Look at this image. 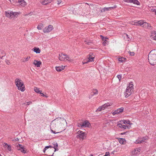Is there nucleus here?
Wrapping results in <instances>:
<instances>
[{
	"instance_id": "obj_54",
	"label": "nucleus",
	"mask_w": 156,
	"mask_h": 156,
	"mask_svg": "<svg viewBox=\"0 0 156 156\" xmlns=\"http://www.w3.org/2000/svg\"><path fill=\"white\" fill-rule=\"evenodd\" d=\"M31 103H32V102L31 101H29V102H27V105H29L30 104H31Z\"/></svg>"
},
{
	"instance_id": "obj_45",
	"label": "nucleus",
	"mask_w": 156,
	"mask_h": 156,
	"mask_svg": "<svg viewBox=\"0 0 156 156\" xmlns=\"http://www.w3.org/2000/svg\"><path fill=\"white\" fill-rule=\"evenodd\" d=\"M129 54L131 56H133L134 55V52H131L130 51H129Z\"/></svg>"
},
{
	"instance_id": "obj_5",
	"label": "nucleus",
	"mask_w": 156,
	"mask_h": 156,
	"mask_svg": "<svg viewBox=\"0 0 156 156\" xmlns=\"http://www.w3.org/2000/svg\"><path fill=\"white\" fill-rule=\"evenodd\" d=\"M111 106V104L109 103L104 104L102 106L100 107L96 110V112L101 111L102 110H104L106 108Z\"/></svg>"
},
{
	"instance_id": "obj_43",
	"label": "nucleus",
	"mask_w": 156,
	"mask_h": 156,
	"mask_svg": "<svg viewBox=\"0 0 156 156\" xmlns=\"http://www.w3.org/2000/svg\"><path fill=\"white\" fill-rule=\"evenodd\" d=\"M30 56H28L27 58H24V60L23 61V62H26L30 58Z\"/></svg>"
},
{
	"instance_id": "obj_41",
	"label": "nucleus",
	"mask_w": 156,
	"mask_h": 156,
	"mask_svg": "<svg viewBox=\"0 0 156 156\" xmlns=\"http://www.w3.org/2000/svg\"><path fill=\"white\" fill-rule=\"evenodd\" d=\"M34 91L37 93H39V92H40V90H39V89L37 88V87H34Z\"/></svg>"
},
{
	"instance_id": "obj_32",
	"label": "nucleus",
	"mask_w": 156,
	"mask_h": 156,
	"mask_svg": "<svg viewBox=\"0 0 156 156\" xmlns=\"http://www.w3.org/2000/svg\"><path fill=\"white\" fill-rule=\"evenodd\" d=\"M3 51L2 50H0V58L3 59V57L5 56L4 54H3Z\"/></svg>"
},
{
	"instance_id": "obj_52",
	"label": "nucleus",
	"mask_w": 156,
	"mask_h": 156,
	"mask_svg": "<svg viewBox=\"0 0 156 156\" xmlns=\"http://www.w3.org/2000/svg\"><path fill=\"white\" fill-rule=\"evenodd\" d=\"M108 42V41H104L103 43V44L104 45H106V44L107 43L106 42Z\"/></svg>"
},
{
	"instance_id": "obj_34",
	"label": "nucleus",
	"mask_w": 156,
	"mask_h": 156,
	"mask_svg": "<svg viewBox=\"0 0 156 156\" xmlns=\"http://www.w3.org/2000/svg\"><path fill=\"white\" fill-rule=\"evenodd\" d=\"M100 36L101 37L103 41H107L106 40L108 39L107 37H103L101 35Z\"/></svg>"
},
{
	"instance_id": "obj_31",
	"label": "nucleus",
	"mask_w": 156,
	"mask_h": 156,
	"mask_svg": "<svg viewBox=\"0 0 156 156\" xmlns=\"http://www.w3.org/2000/svg\"><path fill=\"white\" fill-rule=\"evenodd\" d=\"M23 147H24L22 145L20 144H18V145L17 146V148L18 150H20V149H22V148Z\"/></svg>"
},
{
	"instance_id": "obj_58",
	"label": "nucleus",
	"mask_w": 156,
	"mask_h": 156,
	"mask_svg": "<svg viewBox=\"0 0 156 156\" xmlns=\"http://www.w3.org/2000/svg\"><path fill=\"white\" fill-rule=\"evenodd\" d=\"M126 37H128V38H129V37H128V35L127 34H126Z\"/></svg>"
},
{
	"instance_id": "obj_4",
	"label": "nucleus",
	"mask_w": 156,
	"mask_h": 156,
	"mask_svg": "<svg viewBox=\"0 0 156 156\" xmlns=\"http://www.w3.org/2000/svg\"><path fill=\"white\" fill-rule=\"evenodd\" d=\"M77 135L76 136V138H77L81 139L84 140L86 137V133L85 132L79 130L77 132Z\"/></svg>"
},
{
	"instance_id": "obj_57",
	"label": "nucleus",
	"mask_w": 156,
	"mask_h": 156,
	"mask_svg": "<svg viewBox=\"0 0 156 156\" xmlns=\"http://www.w3.org/2000/svg\"><path fill=\"white\" fill-rule=\"evenodd\" d=\"M41 94V96L43 97H44L45 96V95L43 93H42V94Z\"/></svg>"
},
{
	"instance_id": "obj_10",
	"label": "nucleus",
	"mask_w": 156,
	"mask_h": 156,
	"mask_svg": "<svg viewBox=\"0 0 156 156\" xmlns=\"http://www.w3.org/2000/svg\"><path fill=\"white\" fill-rule=\"evenodd\" d=\"M11 3H13L15 2H18L19 3H21L22 5L24 6L26 5V2L24 0H9Z\"/></svg>"
},
{
	"instance_id": "obj_33",
	"label": "nucleus",
	"mask_w": 156,
	"mask_h": 156,
	"mask_svg": "<svg viewBox=\"0 0 156 156\" xmlns=\"http://www.w3.org/2000/svg\"><path fill=\"white\" fill-rule=\"evenodd\" d=\"M143 142H144V140H136V142H135V143L136 144H141Z\"/></svg>"
},
{
	"instance_id": "obj_55",
	"label": "nucleus",
	"mask_w": 156,
	"mask_h": 156,
	"mask_svg": "<svg viewBox=\"0 0 156 156\" xmlns=\"http://www.w3.org/2000/svg\"><path fill=\"white\" fill-rule=\"evenodd\" d=\"M41 92H42L41 90H40V92H39L38 93H39L40 94H42V93H41Z\"/></svg>"
},
{
	"instance_id": "obj_11",
	"label": "nucleus",
	"mask_w": 156,
	"mask_h": 156,
	"mask_svg": "<svg viewBox=\"0 0 156 156\" xmlns=\"http://www.w3.org/2000/svg\"><path fill=\"white\" fill-rule=\"evenodd\" d=\"M92 55L91 53H90L89 55H88V60L87 62H83V64H86L88 62L90 61H94V57H90L91 55Z\"/></svg>"
},
{
	"instance_id": "obj_29",
	"label": "nucleus",
	"mask_w": 156,
	"mask_h": 156,
	"mask_svg": "<svg viewBox=\"0 0 156 156\" xmlns=\"http://www.w3.org/2000/svg\"><path fill=\"white\" fill-rule=\"evenodd\" d=\"M136 23L137 24H136V25H137V24L138 25H143V23H144L142 21L140 20L138 21L137 22H134V23H132V24L133 25H135V23Z\"/></svg>"
},
{
	"instance_id": "obj_38",
	"label": "nucleus",
	"mask_w": 156,
	"mask_h": 156,
	"mask_svg": "<svg viewBox=\"0 0 156 156\" xmlns=\"http://www.w3.org/2000/svg\"><path fill=\"white\" fill-rule=\"evenodd\" d=\"M50 147H51V146L50 145L48 146H47L45 147L44 148V149L43 150V151L44 153H45L46 150L47 149H48Z\"/></svg>"
},
{
	"instance_id": "obj_49",
	"label": "nucleus",
	"mask_w": 156,
	"mask_h": 156,
	"mask_svg": "<svg viewBox=\"0 0 156 156\" xmlns=\"http://www.w3.org/2000/svg\"><path fill=\"white\" fill-rule=\"evenodd\" d=\"M5 62L7 64H8V65H9V64H11V63L8 60H6L5 61Z\"/></svg>"
},
{
	"instance_id": "obj_7",
	"label": "nucleus",
	"mask_w": 156,
	"mask_h": 156,
	"mask_svg": "<svg viewBox=\"0 0 156 156\" xmlns=\"http://www.w3.org/2000/svg\"><path fill=\"white\" fill-rule=\"evenodd\" d=\"M133 92V90L127 88L126 90V91L125 92V97L127 98L130 95L132 92Z\"/></svg>"
},
{
	"instance_id": "obj_50",
	"label": "nucleus",
	"mask_w": 156,
	"mask_h": 156,
	"mask_svg": "<svg viewBox=\"0 0 156 156\" xmlns=\"http://www.w3.org/2000/svg\"><path fill=\"white\" fill-rule=\"evenodd\" d=\"M51 132L52 133H53L54 134H56V133H59V132H56L55 131H53V130H52L51 129Z\"/></svg>"
},
{
	"instance_id": "obj_35",
	"label": "nucleus",
	"mask_w": 156,
	"mask_h": 156,
	"mask_svg": "<svg viewBox=\"0 0 156 156\" xmlns=\"http://www.w3.org/2000/svg\"><path fill=\"white\" fill-rule=\"evenodd\" d=\"M43 27V25L42 24H41L40 25H39L37 27V29L39 30H41Z\"/></svg>"
},
{
	"instance_id": "obj_25",
	"label": "nucleus",
	"mask_w": 156,
	"mask_h": 156,
	"mask_svg": "<svg viewBox=\"0 0 156 156\" xmlns=\"http://www.w3.org/2000/svg\"><path fill=\"white\" fill-rule=\"evenodd\" d=\"M140 149L136 148L135 149L134 151L132 152V155L137 154L138 152L140 151Z\"/></svg>"
},
{
	"instance_id": "obj_56",
	"label": "nucleus",
	"mask_w": 156,
	"mask_h": 156,
	"mask_svg": "<svg viewBox=\"0 0 156 156\" xmlns=\"http://www.w3.org/2000/svg\"><path fill=\"white\" fill-rule=\"evenodd\" d=\"M60 3H61V2H60V1H58V4H60Z\"/></svg>"
},
{
	"instance_id": "obj_30",
	"label": "nucleus",
	"mask_w": 156,
	"mask_h": 156,
	"mask_svg": "<svg viewBox=\"0 0 156 156\" xmlns=\"http://www.w3.org/2000/svg\"><path fill=\"white\" fill-rule=\"evenodd\" d=\"M126 59L122 57H120L119 58V61L122 62H124L126 61Z\"/></svg>"
},
{
	"instance_id": "obj_17",
	"label": "nucleus",
	"mask_w": 156,
	"mask_h": 156,
	"mask_svg": "<svg viewBox=\"0 0 156 156\" xmlns=\"http://www.w3.org/2000/svg\"><path fill=\"white\" fill-rule=\"evenodd\" d=\"M54 147H53L51 146V147H50L51 148H53L54 149V152H55L56 151H58V144L57 143H54L53 144Z\"/></svg>"
},
{
	"instance_id": "obj_22",
	"label": "nucleus",
	"mask_w": 156,
	"mask_h": 156,
	"mask_svg": "<svg viewBox=\"0 0 156 156\" xmlns=\"http://www.w3.org/2000/svg\"><path fill=\"white\" fill-rule=\"evenodd\" d=\"M120 143L121 144H125L126 141L125 139L123 138H119L118 139Z\"/></svg>"
},
{
	"instance_id": "obj_13",
	"label": "nucleus",
	"mask_w": 156,
	"mask_h": 156,
	"mask_svg": "<svg viewBox=\"0 0 156 156\" xmlns=\"http://www.w3.org/2000/svg\"><path fill=\"white\" fill-rule=\"evenodd\" d=\"M143 27L144 28L148 29H151V27L150 24L146 22H144L143 23Z\"/></svg>"
},
{
	"instance_id": "obj_47",
	"label": "nucleus",
	"mask_w": 156,
	"mask_h": 156,
	"mask_svg": "<svg viewBox=\"0 0 156 156\" xmlns=\"http://www.w3.org/2000/svg\"><path fill=\"white\" fill-rule=\"evenodd\" d=\"M151 10L153 12H155V14L156 15V9H155L154 8H152L151 9Z\"/></svg>"
},
{
	"instance_id": "obj_27",
	"label": "nucleus",
	"mask_w": 156,
	"mask_h": 156,
	"mask_svg": "<svg viewBox=\"0 0 156 156\" xmlns=\"http://www.w3.org/2000/svg\"><path fill=\"white\" fill-rule=\"evenodd\" d=\"M3 145L4 147L6 148L9 151H11V147L10 146L8 145L6 143H4Z\"/></svg>"
},
{
	"instance_id": "obj_2",
	"label": "nucleus",
	"mask_w": 156,
	"mask_h": 156,
	"mask_svg": "<svg viewBox=\"0 0 156 156\" xmlns=\"http://www.w3.org/2000/svg\"><path fill=\"white\" fill-rule=\"evenodd\" d=\"M89 4L87 3H83L80 5L79 8V11L82 15H87L89 14L88 10L90 8Z\"/></svg>"
},
{
	"instance_id": "obj_48",
	"label": "nucleus",
	"mask_w": 156,
	"mask_h": 156,
	"mask_svg": "<svg viewBox=\"0 0 156 156\" xmlns=\"http://www.w3.org/2000/svg\"><path fill=\"white\" fill-rule=\"evenodd\" d=\"M117 77L120 81L121 79V76L120 75H118Z\"/></svg>"
},
{
	"instance_id": "obj_37",
	"label": "nucleus",
	"mask_w": 156,
	"mask_h": 156,
	"mask_svg": "<svg viewBox=\"0 0 156 156\" xmlns=\"http://www.w3.org/2000/svg\"><path fill=\"white\" fill-rule=\"evenodd\" d=\"M20 151L23 153H26V149L24 148V147L22 148V149H20Z\"/></svg>"
},
{
	"instance_id": "obj_15",
	"label": "nucleus",
	"mask_w": 156,
	"mask_h": 156,
	"mask_svg": "<svg viewBox=\"0 0 156 156\" xmlns=\"http://www.w3.org/2000/svg\"><path fill=\"white\" fill-rule=\"evenodd\" d=\"M151 39L156 40V31H152L151 33Z\"/></svg>"
},
{
	"instance_id": "obj_1",
	"label": "nucleus",
	"mask_w": 156,
	"mask_h": 156,
	"mask_svg": "<svg viewBox=\"0 0 156 156\" xmlns=\"http://www.w3.org/2000/svg\"><path fill=\"white\" fill-rule=\"evenodd\" d=\"M148 60L152 66L156 64V49L152 50L148 55Z\"/></svg>"
},
{
	"instance_id": "obj_60",
	"label": "nucleus",
	"mask_w": 156,
	"mask_h": 156,
	"mask_svg": "<svg viewBox=\"0 0 156 156\" xmlns=\"http://www.w3.org/2000/svg\"><path fill=\"white\" fill-rule=\"evenodd\" d=\"M53 123H52V124H51V126H53Z\"/></svg>"
},
{
	"instance_id": "obj_6",
	"label": "nucleus",
	"mask_w": 156,
	"mask_h": 156,
	"mask_svg": "<svg viewBox=\"0 0 156 156\" xmlns=\"http://www.w3.org/2000/svg\"><path fill=\"white\" fill-rule=\"evenodd\" d=\"M53 29V27L51 25H48V27H46L43 30V32L44 33H48L51 31Z\"/></svg>"
},
{
	"instance_id": "obj_26",
	"label": "nucleus",
	"mask_w": 156,
	"mask_h": 156,
	"mask_svg": "<svg viewBox=\"0 0 156 156\" xmlns=\"http://www.w3.org/2000/svg\"><path fill=\"white\" fill-rule=\"evenodd\" d=\"M133 82H130L129 85H128V86L127 87V88H128L129 89H130L132 90H133Z\"/></svg>"
},
{
	"instance_id": "obj_36",
	"label": "nucleus",
	"mask_w": 156,
	"mask_h": 156,
	"mask_svg": "<svg viewBox=\"0 0 156 156\" xmlns=\"http://www.w3.org/2000/svg\"><path fill=\"white\" fill-rule=\"evenodd\" d=\"M93 92L94 94H98V90L96 89H94L93 90Z\"/></svg>"
},
{
	"instance_id": "obj_23",
	"label": "nucleus",
	"mask_w": 156,
	"mask_h": 156,
	"mask_svg": "<svg viewBox=\"0 0 156 156\" xmlns=\"http://www.w3.org/2000/svg\"><path fill=\"white\" fill-rule=\"evenodd\" d=\"M82 123V126L83 127H88L89 125L90 124V123L88 121H85Z\"/></svg>"
},
{
	"instance_id": "obj_12",
	"label": "nucleus",
	"mask_w": 156,
	"mask_h": 156,
	"mask_svg": "<svg viewBox=\"0 0 156 156\" xmlns=\"http://www.w3.org/2000/svg\"><path fill=\"white\" fill-rule=\"evenodd\" d=\"M124 108H120L117 109V110L115 111L112 113L113 115H115L116 114H118L120 112H121L123 111Z\"/></svg>"
},
{
	"instance_id": "obj_28",
	"label": "nucleus",
	"mask_w": 156,
	"mask_h": 156,
	"mask_svg": "<svg viewBox=\"0 0 156 156\" xmlns=\"http://www.w3.org/2000/svg\"><path fill=\"white\" fill-rule=\"evenodd\" d=\"M50 2H48L47 0H44V1H42L41 3L42 5H47Z\"/></svg>"
},
{
	"instance_id": "obj_51",
	"label": "nucleus",
	"mask_w": 156,
	"mask_h": 156,
	"mask_svg": "<svg viewBox=\"0 0 156 156\" xmlns=\"http://www.w3.org/2000/svg\"><path fill=\"white\" fill-rule=\"evenodd\" d=\"M147 139V137H144L142 139V140H144H144H146Z\"/></svg>"
},
{
	"instance_id": "obj_18",
	"label": "nucleus",
	"mask_w": 156,
	"mask_h": 156,
	"mask_svg": "<svg viewBox=\"0 0 156 156\" xmlns=\"http://www.w3.org/2000/svg\"><path fill=\"white\" fill-rule=\"evenodd\" d=\"M65 54H63V53H62L59 55V59L61 61H63L66 59V57L64 56Z\"/></svg>"
},
{
	"instance_id": "obj_14",
	"label": "nucleus",
	"mask_w": 156,
	"mask_h": 156,
	"mask_svg": "<svg viewBox=\"0 0 156 156\" xmlns=\"http://www.w3.org/2000/svg\"><path fill=\"white\" fill-rule=\"evenodd\" d=\"M53 152H54V151L53 148H51L47 151L46 154L49 156H53L54 154Z\"/></svg>"
},
{
	"instance_id": "obj_20",
	"label": "nucleus",
	"mask_w": 156,
	"mask_h": 156,
	"mask_svg": "<svg viewBox=\"0 0 156 156\" xmlns=\"http://www.w3.org/2000/svg\"><path fill=\"white\" fill-rule=\"evenodd\" d=\"M65 67V66H58L56 67V70L58 72H60L62 70L64 69V68Z\"/></svg>"
},
{
	"instance_id": "obj_46",
	"label": "nucleus",
	"mask_w": 156,
	"mask_h": 156,
	"mask_svg": "<svg viewBox=\"0 0 156 156\" xmlns=\"http://www.w3.org/2000/svg\"><path fill=\"white\" fill-rule=\"evenodd\" d=\"M103 156H110L109 153L108 152H106L105 155Z\"/></svg>"
},
{
	"instance_id": "obj_3",
	"label": "nucleus",
	"mask_w": 156,
	"mask_h": 156,
	"mask_svg": "<svg viewBox=\"0 0 156 156\" xmlns=\"http://www.w3.org/2000/svg\"><path fill=\"white\" fill-rule=\"evenodd\" d=\"M16 84L18 90H20L22 91H24V85L21 80L19 79H16Z\"/></svg>"
},
{
	"instance_id": "obj_21",
	"label": "nucleus",
	"mask_w": 156,
	"mask_h": 156,
	"mask_svg": "<svg viewBox=\"0 0 156 156\" xmlns=\"http://www.w3.org/2000/svg\"><path fill=\"white\" fill-rule=\"evenodd\" d=\"M118 125L119 126V127L120 128H122L124 129H126V128L129 129V126H127L126 125H122L121 123H119L118 124Z\"/></svg>"
},
{
	"instance_id": "obj_8",
	"label": "nucleus",
	"mask_w": 156,
	"mask_h": 156,
	"mask_svg": "<svg viewBox=\"0 0 156 156\" xmlns=\"http://www.w3.org/2000/svg\"><path fill=\"white\" fill-rule=\"evenodd\" d=\"M116 7V6L115 5L114 6L109 7H104V8L102 9L101 10V12H105L106 11H109L115 8Z\"/></svg>"
},
{
	"instance_id": "obj_9",
	"label": "nucleus",
	"mask_w": 156,
	"mask_h": 156,
	"mask_svg": "<svg viewBox=\"0 0 156 156\" xmlns=\"http://www.w3.org/2000/svg\"><path fill=\"white\" fill-rule=\"evenodd\" d=\"M15 12L12 11L9 12H6L5 13L6 16L10 18L13 17L15 16Z\"/></svg>"
},
{
	"instance_id": "obj_44",
	"label": "nucleus",
	"mask_w": 156,
	"mask_h": 156,
	"mask_svg": "<svg viewBox=\"0 0 156 156\" xmlns=\"http://www.w3.org/2000/svg\"><path fill=\"white\" fill-rule=\"evenodd\" d=\"M78 127H83V126H82V123L80 122L78 123Z\"/></svg>"
},
{
	"instance_id": "obj_24",
	"label": "nucleus",
	"mask_w": 156,
	"mask_h": 156,
	"mask_svg": "<svg viewBox=\"0 0 156 156\" xmlns=\"http://www.w3.org/2000/svg\"><path fill=\"white\" fill-rule=\"evenodd\" d=\"M33 51L36 53H40L41 50L38 48L35 47L33 48Z\"/></svg>"
},
{
	"instance_id": "obj_53",
	"label": "nucleus",
	"mask_w": 156,
	"mask_h": 156,
	"mask_svg": "<svg viewBox=\"0 0 156 156\" xmlns=\"http://www.w3.org/2000/svg\"><path fill=\"white\" fill-rule=\"evenodd\" d=\"M19 139L18 138H16V139H14V140H13V141H18Z\"/></svg>"
},
{
	"instance_id": "obj_39",
	"label": "nucleus",
	"mask_w": 156,
	"mask_h": 156,
	"mask_svg": "<svg viewBox=\"0 0 156 156\" xmlns=\"http://www.w3.org/2000/svg\"><path fill=\"white\" fill-rule=\"evenodd\" d=\"M123 123L124 124H126V123L128 124H129L130 125L132 124V123H130L129 121H127L126 120H125L123 121Z\"/></svg>"
},
{
	"instance_id": "obj_59",
	"label": "nucleus",
	"mask_w": 156,
	"mask_h": 156,
	"mask_svg": "<svg viewBox=\"0 0 156 156\" xmlns=\"http://www.w3.org/2000/svg\"><path fill=\"white\" fill-rule=\"evenodd\" d=\"M44 97H46V98H48V96H47L46 95H45Z\"/></svg>"
},
{
	"instance_id": "obj_61",
	"label": "nucleus",
	"mask_w": 156,
	"mask_h": 156,
	"mask_svg": "<svg viewBox=\"0 0 156 156\" xmlns=\"http://www.w3.org/2000/svg\"><path fill=\"white\" fill-rule=\"evenodd\" d=\"M90 156H93L92 154H90Z\"/></svg>"
},
{
	"instance_id": "obj_40",
	"label": "nucleus",
	"mask_w": 156,
	"mask_h": 156,
	"mask_svg": "<svg viewBox=\"0 0 156 156\" xmlns=\"http://www.w3.org/2000/svg\"><path fill=\"white\" fill-rule=\"evenodd\" d=\"M64 56L66 57V60H69V61H71L72 60L71 59H69V60L68 59H69L70 58L68 56V55H67L65 54V55H64Z\"/></svg>"
},
{
	"instance_id": "obj_16",
	"label": "nucleus",
	"mask_w": 156,
	"mask_h": 156,
	"mask_svg": "<svg viewBox=\"0 0 156 156\" xmlns=\"http://www.w3.org/2000/svg\"><path fill=\"white\" fill-rule=\"evenodd\" d=\"M126 2H128L133 3L134 4L139 5V2L137 0H126Z\"/></svg>"
},
{
	"instance_id": "obj_42",
	"label": "nucleus",
	"mask_w": 156,
	"mask_h": 156,
	"mask_svg": "<svg viewBox=\"0 0 156 156\" xmlns=\"http://www.w3.org/2000/svg\"><path fill=\"white\" fill-rule=\"evenodd\" d=\"M84 42H86V44L88 45H90L92 43L91 41H87V40H85Z\"/></svg>"
},
{
	"instance_id": "obj_19",
	"label": "nucleus",
	"mask_w": 156,
	"mask_h": 156,
	"mask_svg": "<svg viewBox=\"0 0 156 156\" xmlns=\"http://www.w3.org/2000/svg\"><path fill=\"white\" fill-rule=\"evenodd\" d=\"M41 64V61H38L36 60H34V62L33 64H34L37 66V67H39L40 66V65Z\"/></svg>"
}]
</instances>
